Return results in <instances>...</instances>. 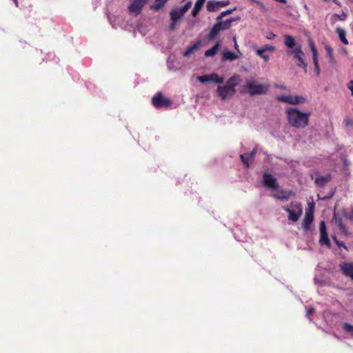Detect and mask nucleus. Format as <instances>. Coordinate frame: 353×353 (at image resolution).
<instances>
[{
	"label": "nucleus",
	"instance_id": "1",
	"mask_svg": "<svg viewBox=\"0 0 353 353\" xmlns=\"http://www.w3.org/2000/svg\"><path fill=\"white\" fill-rule=\"evenodd\" d=\"M286 114L289 123L296 128H304L309 123L310 112H303L298 108H288Z\"/></svg>",
	"mask_w": 353,
	"mask_h": 353
},
{
	"label": "nucleus",
	"instance_id": "2",
	"mask_svg": "<svg viewBox=\"0 0 353 353\" xmlns=\"http://www.w3.org/2000/svg\"><path fill=\"white\" fill-rule=\"evenodd\" d=\"M269 85L257 83L254 78L252 77L245 80V84L242 86L241 92H248L250 96L265 94L269 90Z\"/></svg>",
	"mask_w": 353,
	"mask_h": 353
},
{
	"label": "nucleus",
	"instance_id": "3",
	"mask_svg": "<svg viewBox=\"0 0 353 353\" xmlns=\"http://www.w3.org/2000/svg\"><path fill=\"white\" fill-rule=\"evenodd\" d=\"M286 53L288 55L292 56L294 59L297 61L296 65L298 67L303 68L305 71H306L307 65L305 60V55L300 44L297 45L292 50H287Z\"/></svg>",
	"mask_w": 353,
	"mask_h": 353
},
{
	"label": "nucleus",
	"instance_id": "4",
	"mask_svg": "<svg viewBox=\"0 0 353 353\" xmlns=\"http://www.w3.org/2000/svg\"><path fill=\"white\" fill-rule=\"evenodd\" d=\"M282 208L288 213V219L293 222L297 221L303 212L302 205L297 201H293L289 207L283 206Z\"/></svg>",
	"mask_w": 353,
	"mask_h": 353
},
{
	"label": "nucleus",
	"instance_id": "5",
	"mask_svg": "<svg viewBox=\"0 0 353 353\" xmlns=\"http://www.w3.org/2000/svg\"><path fill=\"white\" fill-rule=\"evenodd\" d=\"M148 0H130L127 7L128 12L131 16L137 17L141 14Z\"/></svg>",
	"mask_w": 353,
	"mask_h": 353
},
{
	"label": "nucleus",
	"instance_id": "6",
	"mask_svg": "<svg viewBox=\"0 0 353 353\" xmlns=\"http://www.w3.org/2000/svg\"><path fill=\"white\" fill-rule=\"evenodd\" d=\"M279 101L289 103L291 105L303 104L305 102V99L301 96L281 95L276 97Z\"/></svg>",
	"mask_w": 353,
	"mask_h": 353
},
{
	"label": "nucleus",
	"instance_id": "7",
	"mask_svg": "<svg viewBox=\"0 0 353 353\" xmlns=\"http://www.w3.org/2000/svg\"><path fill=\"white\" fill-rule=\"evenodd\" d=\"M153 105L157 108H168L172 102L169 99L163 97L161 92L157 93L152 99Z\"/></svg>",
	"mask_w": 353,
	"mask_h": 353
},
{
	"label": "nucleus",
	"instance_id": "8",
	"mask_svg": "<svg viewBox=\"0 0 353 353\" xmlns=\"http://www.w3.org/2000/svg\"><path fill=\"white\" fill-rule=\"evenodd\" d=\"M319 230H320L319 243L321 245H326L328 248L330 247L331 242H330V240L327 233L325 223L323 221H321V223H320Z\"/></svg>",
	"mask_w": 353,
	"mask_h": 353
},
{
	"label": "nucleus",
	"instance_id": "9",
	"mask_svg": "<svg viewBox=\"0 0 353 353\" xmlns=\"http://www.w3.org/2000/svg\"><path fill=\"white\" fill-rule=\"evenodd\" d=\"M311 178L314 180V183L317 186L323 187L330 181L332 176L330 174L321 176L319 172H316L311 174Z\"/></svg>",
	"mask_w": 353,
	"mask_h": 353
},
{
	"label": "nucleus",
	"instance_id": "10",
	"mask_svg": "<svg viewBox=\"0 0 353 353\" xmlns=\"http://www.w3.org/2000/svg\"><path fill=\"white\" fill-rule=\"evenodd\" d=\"M217 92L221 100L224 101L227 98L232 97L236 93V90H232L229 87L224 85H219Z\"/></svg>",
	"mask_w": 353,
	"mask_h": 353
},
{
	"label": "nucleus",
	"instance_id": "11",
	"mask_svg": "<svg viewBox=\"0 0 353 353\" xmlns=\"http://www.w3.org/2000/svg\"><path fill=\"white\" fill-rule=\"evenodd\" d=\"M263 184L272 188L273 190H277L279 188V185L276 182V178L269 173H265L263 176Z\"/></svg>",
	"mask_w": 353,
	"mask_h": 353
},
{
	"label": "nucleus",
	"instance_id": "12",
	"mask_svg": "<svg viewBox=\"0 0 353 353\" xmlns=\"http://www.w3.org/2000/svg\"><path fill=\"white\" fill-rule=\"evenodd\" d=\"M275 190L276 192L272 194V197L281 201H287L290 199L291 196L294 195V192L292 191L278 189Z\"/></svg>",
	"mask_w": 353,
	"mask_h": 353
},
{
	"label": "nucleus",
	"instance_id": "13",
	"mask_svg": "<svg viewBox=\"0 0 353 353\" xmlns=\"http://www.w3.org/2000/svg\"><path fill=\"white\" fill-rule=\"evenodd\" d=\"M339 267L343 274L350 277L353 281V262H342Z\"/></svg>",
	"mask_w": 353,
	"mask_h": 353
},
{
	"label": "nucleus",
	"instance_id": "14",
	"mask_svg": "<svg viewBox=\"0 0 353 353\" xmlns=\"http://www.w3.org/2000/svg\"><path fill=\"white\" fill-rule=\"evenodd\" d=\"M314 220V216H313V210H310L306 211L305 217L303 221V229L307 231L310 229V225L313 222Z\"/></svg>",
	"mask_w": 353,
	"mask_h": 353
},
{
	"label": "nucleus",
	"instance_id": "15",
	"mask_svg": "<svg viewBox=\"0 0 353 353\" xmlns=\"http://www.w3.org/2000/svg\"><path fill=\"white\" fill-rule=\"evenodd\" d=\"M256 152V148L253 149V150L249 153L241 154L240 158L243 163V164L246 166L247 168H249V160L253 159Z\"/></svg>",
	"mask_w": 353,
	"mask_h": 353
},
{
	"label": "nucleus",
	"instance_id": "16",
	"mask_svg": "<svg viewBox=\"0 0 353 353\" xmlns=\"http://www.w3.org/2000/svg\"><path fill=\"white\" fill-rule=\"evenodd\" d=\"M283 43L285 46L288 48V50H292L297 46L296 45L294 38L290 34L284 35Z\"/></svg>",
	"mask_w": 353,
	"mask_h": 353
},
{
	"label": "nucleus",
	"instance_id": "17",
	"mask_svg": "<svg viewBox=\"0 0 353 353\" xmlns=\"http://www.w3.org/2000/svg\"><path fill=\"white\" fill-rule=\"evenodd\" d=\"M221 24L216 23L213 27L212 28L210 33L208 35V39L209 41H212L215 39V37L218 35V34L222 30L220 27Z\"/></svg>",
	"mask_w": 353,
	"mask_h": 353
},
{
	"label": "nucleus",
	"instance_id": "18",
	"mask_svg": "<svg viewBox=\"0 0 353 353\" xmlns=\"http://www.w3.org/2000/svg\"><path fill=\"white\" fill-rule=\"evenodd\" d=\"M240 81L241 79L239 76H232L228 79L225 85L231 88L232 90H236L235 87L239 84Z\"/></svg>",
	"mask_w": 353,
	"mask_h": 353
},
{
	"label": "nucleus",
	"instance_id": "19",
	"mask_svg": "<svg viewBox=\"0 0 353 353\" xmlns=\"http://www.w3.org/2000/svg\"><path fill=\"white\" fill-rule=\"evenodd\" d=\"M239 58V56L230 50H224L222 53L223 61H232Z\"/></svg>",
	"mask_w": 353,
	"mask_h": 353
},
{
	"label": "nucleus",
	"instance_id": "20",
	"mask_svg": "<svg viewBox=\"0 0 353 353\" xmlns=\"http://www.w3.org/2000/svg\"><path fill=\"white\" fill-rule=\"evenodd\" d=\"M172 21H178L185 14L179 9V7H176L172 9L170 13Z\"/></svg>",
	"mask_w": 353,
	"mask_h": 353
},
{
	"label": "nucleus",
	"instance_id": "21",
	"mask_svg": "<svg viewBox=\"0 0 353 353\" xmlns=\"http://www.w3.org/2000/svg\"><path fill=\"white\" fill-rule=\"evenodd\" d=\"M205 0H197L194 4V6L192 10V15L196 17L201 11L203 6Z\"/></svg>",
	"mask_w": 353,
	"mask_h": 353
},
{
	"label": "nucleus",
	"instance_id": "22",
	"mask_svg": "<svg viewBox=\"0 0 353 353\" xmlns=\"http://www.w3.org/2000/svg\"><path fill=\"white\" fill-rule=\"evenodd\" d=\"M220 46H221V42H220V41H218L216 42V43L213 47H212L211 48H210L209 50H208L205 52V57H214L216 54L217 51L219 50Z\"/></svg>",
	"mask_w": 353,
	"mask_h": 353
},
{
	"label": "nucleus",
	"instance_id": "23",
	"mask_svg": "<svg viewBox=\"0 0 353 353\" xmlns=\"http://www.w3.org/2000/svg\"><path fill=\"white\" fill-rule=\"evenodd\" d=\"M236 20H239V18H230L225 21H218L217 23L220 25V27L221 28L222 30L229 29L231 26V23L233 21H235Z\"/></svg>",
	"mask_w": 353,
	"mask_h": 353
},
{
	"label": "nucleus",
	"instance_id": "24",
	"mask_svg": "<svg viewBox=\"0 0 353 353\" xmlns=\"http://www.w3.org/2000/svg\"><path fill=\"white\" fill-rule=\"evenodd\" d=\"M216 1H208L206 5V8L208 12H214L219 9V4Z\"/></svg>",
	"mask_w": 353,
	"mask_h": 353
},
{
	"label": "nucleus",
	"instance_id": "25",
	"mask_svg": "<svg viewBox=\"0 0 353 353\" xmlns=\"http://www.w3.org/2000/svg\"><path fill=\"white\" fill-rule=\"evenodd\" d=\"M201 45V41H199L190 47H189L184 52L183 56L185 57H189L191 54H192L196 50H197Z\"/></svg>",
	"mask_w": 353,
	"mask_h": 353
},
{
	"label": "nucleus",
	"instance_id": "26",
	"mask_svg": "<svg viewBox=\"0 0 353 353\" xmlns=\"http://www.w3.org/2000/svg\"><path fill=\"white\" fill-rule=\"evenodd\" d=\"M336 33L339 35L340 41L345 45L348 44V41L345 37V31L343 29L338 28L336 30Z\"/></svg>",
	"mask_w": 353,
	"mask_h": 353
},
{
	"label": "nucleus",
	"instance_id": "27",
	"mask_svg": "<svg viewBox=\"0 0 353 353\" xmlns=\"http://www.w3.org/2000/svg\"><path fill=\"white\" fill-rule=\"evenodd\" d=\"M342 330L343 332L350 335V337L353 338V325L348 323H344L342 324Z\"/></svg>",
	"mask_w": 353,
	"mask_h": 353
},
{
	"label": "nucleus",
	"instance_id": "28",
	"mask_svg": "<svg viewBox=\"0 0 353 353\" xmlns=\"http://www.w3.org/2000/svg\"><path fill=\"white\" fill-rule=\"evenodd\" d=\"M325 49L327 52V55L329 58L330 63L333 65L334 63V58L332 47L328 45H326L325 46Z\"/></svg>",
	"mask_w": 353,
	"mask_h": 353
},
{
	"label": "nucleus",
	"instance_id": "29",
	"mask_svg": "<svg viewBox=\"0 0 353 353\" xmlns=\"http://www.w3.org/2000/svg\"><path fill=\"white\" fill-rule=\"evenodd\" d=\"M167 1L168 0H155L154 3L151 6V8L154 10H158L165 4Z\"/></svg>",
	"mask_w": 353,
	"mask_h": 353
},
{
	"label": "nucleus",
	"instance_id": "30",
	"mask_svg": "<svg viewBox=\"0 0 353 353\" xmlns=\"http://www.w3.org/2000/svg\"><path fill=\"white\" fill-rule=\"evenodd\" d=\"M265 52L261 50V48L256 49V54L263 59L265 62L268 61L270 59V57L268 54L265 53Z\"/></svg>",
	"mask_w": 353,
	"mask_h": 353
},
{
	"label": "nucleus",
	"instance_id": "31",
	"mask_svg": "<svg viewBox=\"0 0 353 353\" xmlns=\"http://www.w3.org/2000/svg\"><path fill=\"white\" fill-rule=\"evenodd\" d=\"M224 81V79L223 77H219L217 74L213 73L211 74V82H214L217 83H223Z\"/></svg>",
	"mask_w": 353,
	"mask_h": 353
},
{
	"label": "nucleus",
	"instance_id": "32",
	"mask_svg": "<svg viewBox=\"0 0 353 353\" xmlns=\"http://www.w3.org/2000/svg\"><path fill=\"white\" fill-rule=\"evenodd\" d=\"M310 48L312 52V59L318 58V52L312 41H310Z\"/></svg>",
	"mask_w": 353,
	"mask_h": 353
},
{
	"label": "nucleus",
	"instance_id": "33",
	"mask_svg": "<svg viewBox=\"0 0 353 353\" xmlns=\"http://www.w3.org/2000/svg\"><path fill=\"white\" fill-rule=\"evenodd\" d=\"M197 80L201 83H206L211 81V74L210 75H202L197 77Z\"/></svg>",
	"mask_w": 353,
	"mask_h": 353
},
{
	"label": "nucleus",
	"instance_id": "34",
	"mask_svg": "<svg viewBox=\"0 0 353 353\" xmlns=\"http://www.w3.org/2000/svg\"><path fill=\"white\" fill-rule=\"evenodd\" d=\"M261 49L265 52H274L276 50V48L274 46L267 44V45H265Z\"/></svg>",
	"mask_w": 353,
	"mask_h": 353
},
{
	"label": "nucleus",
	"instance_id": "35",
	"mask_svg": "<svg viewBox=\"0 0 353 353\" xmlns=\"http://www.w3.org/2000/svg\"><path fill=\"white\" fill-rule=\"evenodd\" d=\"M191 6H192V2L188 1L183 6L180 7L179 9L182 11V12H183L185 14L190 9Z\"/></svg>",
	"mask_w": 353,
	"mask_h": 353
},
{
	"label": "nucleus",
	"instance_id": "36",
	"mask_svg": "<svg viewBox=\"0 0 353 353\" xmlns=\"http://www.w3.org/2000/svg\"><path fill=\"white\" fill-rule=\"evenodd\" d=\"M312 59H313V63L314 65V70L316 72V75H319L320 68H319V65L318 58H314Z\"/></svg>",
	"mask_w": 353,
	"mask_h": 353
},
{
	"label": "nucleus",
	"instance_id": "37",
	"mask_svg": "<svg viewBox=\"0 0 353 353\" xmlns=\"http://www.w3.org/2000/svg\"><path fill=\"white\" fill-rule=\"evenodd\" d=\"M233 10H228L222 12L219 16L217 17L216 20L220 21L223 17L230 14L232 12Z\"/></svg>",
	"mask_w": 353,
	"mask_h": 353
},
{
	"label": "nucleus",
	"instance_id": "38",
	"mask_svg": "<svg viewBox=\"0 0 353 353\" xmlns=\"http://www.w3.org/2000/svg\"><path fill=\"white\" fill-rule=\"evenodd\" d=\"M173 63H174V59L171 57H168L167 61V65L169 70H172L174 68L173 67Z\"/></svg>",
	"mask_w": 353,
	"mask_h": 353
},
{
	"label": "nucleus",
	"instance_id": "39",
	"mask_svg": "<svg viewBox=\"0 0 353 353\" xmlns=\"http://www.w3.org/2000/svg\"><path fill=\"white\" fill-rule=\"evenodd\" d=\"M266 39L268 40H273L276 37V34L272 32H270L266 35Z\"/></svg>",
	"mask_w": 353,
	"mask_h": 353
},
{
	"label": "nucleus",
	"instance_id": "40",
	"mask_svg": "<svg viewBox=\"0 0 353 353\" xmlns=\"http://www.w3.org/2000/svg\"><path fill=\"white\" fill-rule=\"evenodd\" d=\"M335 17H336L339 20L343 21L346 19V14L343 12L341 14H334Z\"/></svg>",
	"mask_w": 353,
	"mask_h": 353
},
{
	"label": "nucleus",
	"instance_id": "41",
	"mask_svg": "<svg viewBox=\"0 0 353 353\" xmlns=\"http://www.w3.org/2000/svg\"><path fill=\"white\" fill-rule=\"evenodd\" d=\"M115 20H116V17H114V16L113 17H109L110 23L112 24L113 28H115V26H116Z\"/></svg>",
	"mask_w": 353,
	"mask_h": 353
},
{
	"label": "nucleus",
	"instance_id": "42",
	"mask_svg": "<svg viewBox=\"0 0 353 353\" xmlns=\"http://www.w3.org/2000/svg\"><path fill=\"white\" fill-rule=\"evenodd\" d=\"M176 22L177 21H172V23H170L169 27L170 30H174L176 28Z\"/></svg>",
	"mask_w": 353,
	"mask_h": 353
},
{
	"label": "nucleus",
	"instance_id": "43",
	"mask_svg": "<svg viewBox=\"0 0 353 353\" xmlns=\"http://www.w3.org/2000/svg\"><path fill=\"white\" fill-rule=\"evenodd\" d=\"M314 283L316 284V285H324L325 284V281H323V280H319L317 279H314Z\"/></svg>",
	"mask_w": 353,
	"mask_h": 353
},
{
	"label": "nucleus",
	"instance_id": "44",
	"mask_svg": "<svg viewBox=\"0 0 353 353\" xmlns=\"http://www.w3.org/2000/svg\"><path fill=\"white\" fill-rule=\"evenodd\" d=\"M345 122L347 125L353 126V120H352L351 119H345Z\"/></svg>",
	"mask_w": 353,
	"mask_h": 353
},
{
	"label": "nucleus",
	"instance_id": "45",
	"mask_svg": "<svg viewBox=\"0 0 353 353\" xmlns=\"http://www.w3.org/2000/svg\"><path fill=\"white\" fill-rule=\"evenodd\" d=\"M314 312V308L312 307H310L307 310L306 316L307 317H309Z\"/></svg>",
	"mask_w": 353,
	"mask_h": 353
},
{
	"label": "nucleus",
	"instance_id": "46",
	"mask_svg": "<svg viewBox=\"0 0 353 353\" xmlns=\"http://www.w3.org/2000/svg\"><path fill=\"white\" fill-rule=\"evenodd\" d=\"M218 3H220L219 4V8L223 6H225L229 4V1H217Z\"/></svg>",
	"mask_w": 353,
	"mask_h": 353
},
{
	"label": "nucleus",
	"instance_id": "47",
	"mask_svg": "<svg viewBox=\"0 0 353 353\" xmlns=\"http://www.w3.org/2000/svg\"><path fill=\"white\" fill-rule=\"evenodd\" d=\"M348 88L350 90L352 94L353 95V81H350L347 85Z\"/></svg>",
	"mask_w": 353,
	"mask_h": 353
},
{
	"label": "nucleus",
	"instance_id": "48",
	"mask_svg": "<svg viewBox=\"0 0 353 353\" xmlns=\"http://www.w3.org/2000/svg\"><path fill=\"white\" fill-rule=\"evenodd\" d=\"M336 243L339 247H343L344 248L346 249V246L343 242L336 241Z\"/></svg>",
	"mask_w": 353,
	"mask_h": 353
},
{
	"label": "nucleus",
	"instance_id": "49",
	"mask_svg": "<svg viewBox=\"0 0 353 353\" xmlns=\"http://www.w3.org/2000/svg\"><path fill=\"white\" fill-rule=\"evenodd\" d=\"M234 48H235L236 50H239V46H238V45H237V43H236V38H235V37L234 38Z\"/></svg>",
	"mask_w": 353,
	"mask_h": 353
},
{
	"label": "nucleus",
	"instance_id": "50",
	"mask_svg": "<svg viewBox=\"0 0 353 353\" xmlns=\"http://www.w3.org/2000/svg\"><path fill=\"white\" fill-rule=\"evenodd\" d=\"M13 1L14 3L15 6H18V1H17V0H13Z\"/></svg>",
	"mask_w": 353,
	"mask_h": 353
},
{
	"label": "nucleus",
	"instance_id": "51",
	"mask_svg": "<svg viewBox=\"0 0 353 353\" xmlns=\"http://www.w3.org/2000/svg\"><path fill=\"white\" fill-rule=\"evenodd\" d=\"M342 52L344 53V54H346L347 53V51L345 48H342L341 49Z\"/></svg>",
	"mask_w": 353,
	"mask_h": 353
},
{
	"label": "nucleus",
	"instance_id": "52",
	"mask_svg": "<svg viewBox=\"0 0 353 353\" xmlns=\"http://www.w3.org/2000/svg\"><path fill=\"white\" fill-rule=\"evenodd\" d=\"M333 196V194H331L330 196H327V199L331 198V196Z\"/></svg>",
	"mask_w": 353,
	"mask_h": 353
},
{
	"label": "nucleus",
	"instance_id": "53",
	"mask_svg": "<svg viewBox=\"0 0 353 353\" xmlns=\"http://www.w3.org/2000/svg\"><path fill=\"white\" fill-rule=\"evenodd\" d=\"M333 196V194H331L330 196H327V199L331 198V196Z\"/></svg>",
	"mask_w": 353,
	"mask_h": 353
},
{
	"label": "nucleus",
	"instance_id": "54",
	"mask_svg": "<svg viewBox=\"0 0 353 353\" xmlns=\"http://www.w3.org/2000/svg\"><path fill=\"white\" fill-rule=\"evenodd\" d=\"M333 196V194H331L330 196H327V199L331 198V196Z\"/></svg>",
	"mask_w": 353,
	"mask_h": 353
},
{
	"label": "nucleus",
	"instance_id": "55",
	"mask_svg": "<svg viewBox=\"0 0 353 353\" xmlns=\"http://www.w3.org/2000/svg\"><path fill=\"white\" fill-rule=\"evenodd\" d=\"M333 196V194H331L330 196H327V199L331 198V196Z\"/></svg>",
	"mask_w": 353,
	"mask_h": 353
}]
</instances>
